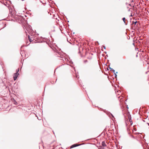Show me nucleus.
Returning a JSON list of instances; mask_svg holds the SVG:
<instances>
[{"instance_id": "1", "label": "nucleus", "mask_w": 149, "mask_h": 149, "mask_svg": "<svg viewBox=\"0 0 149 149\" xmlns=\"http://www.w3.org/2000/svg\"><path fill=\"white\" fill-rule=\"evenodd\" d=\"M18 71H19V70H18L17 72L16 73H15L14 74L13 78H14V80H15L16 79L18 75L19 74L18 72Z\"/></svg>"}, {"instance_id": "2", "label": "nucleus", "mask_w": 149, "mask_h": 149, "mask_svg": "<svg viewBox=\"0 0 149 149\" xmlns=\"http://www.w3.org/2000/svg\"><path fill=\"white\" fill-rule=\"evenodd\" d=\"M134 130H132V133L135 134H137V133L136 132H134L136 131V128H134Z\"/></svg>"}, {"instance_id": "3", "label": "nucleus", "mask_w": 149, "mask_h": 149, "mask_svg": "<svg viewBox=\"0 0 149 149\" xmlns=\"http://www.w3.org/2000/svg\"><path fill=\"white\" fill-rule=\"evenodd\" d=\"M29 40L30 42H32L33 41V40L32 39H32L31 38V37L30 36H29Z\"/></svg>"}, {"instance_id": "4", "label": "nucleus", "mask_w": 149, "mask_h": 149, "mask_svg": "<svg viewBox=\"0 0 149 149\" xmlns=\"http://www.w3.org/2000/svg\"><path fill=\"white\" fill-rule=\"evenodd\" d=\"M128 118H129V121L130 122H132V119H131V118L129 117H128Z\"/></svg>"}, {"instance_id": "5", "label": "nucleus", "mask_w": 149, "mask_h": 149, "mask_svg": "<svg viewBox=\"0 0 149 149\" xmlns=\"http://www.w3.org/2000/svg\"><path fill=\"white\" fill-rule=\"evenodd\" d=\"M77 146H76L75 145H72V146H71V148H73L74 147H76Z\"/></svg>"}, {"instance_id": "6", "label": "nucleus", "mask_w": 149, "mask_h": 149, "mask_svg": "<svg viewBox=\"0 0 149 149\" xmlns=\"http://www.w3.org/2000/svg\"><path fill=\"white\" fill-rule=\"evenodd\" d=\"M123 21H124V22L125 23V18H124V17L123 18Z\"/></svg>"}, {"instance_id": "7", "label": "nucleus", "mask_w": 149, "mask_h": 149, "mask_svg": "<svg viewBox=\"0 0 149 149\" xmlns=\"http://www.w3.org/2000/svg\"><path fill=\"white\" fill-rule=\"evenodd\" d=\"M14 104H15V103H16V102H15V101L14 100Z\"/></svg>"}, {"instance_id": "8", "label": "nucleus", "mask_w": 149, "mask_h": 149, "mask_svg": "<svg viewBox=\"0 0 149 149\" xmlns=\"http://www.w3.org/2000/svg\"><path fill=\"white\" fill-rule=\"evenodd\" d=\"M14 104H15V103H16V102H15V101L14 100Z\"/></svg>"}]
</instances>
